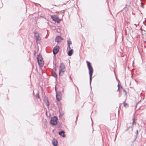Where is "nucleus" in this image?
I'll list each match as a JSON object with an SVG mask.
<instances>
[{
    "mask_svg": "<svg viewBox=\"0 0 146 146\" xmlns=\"http://www.w3.org/2000/svg\"><path fill=\"white\" fill-rule=\"evenodd\" d=\"M123 104L124 105V106H125L127 105V104L125 103V102H123Z\"/></svg>",
    "mask_w": 146,
    "mask_h": 146,
    "instance_id": "obj_21",
    "label": "nucleus"
},
{
    "mask_svg": "<svg viewBox=\"0 0 146 146\" xmlns=\"http://www.w3.org/2000/svg\"><path fill=\"white\" fill-rule=\"evenodd\" d=\"M34 36L36 40V42L37 44H39L40 42L41 38L39 33L36 31L34 32Z\"/></svg>",
    "mask_w": 146,
    "mask_h": 146,
    "instance_id": "obj_2",
    "label": "nucleus"
},
{
    "mask_svg": "<svg viewBox=\"0 0 146 146\" xmlns=\"http://www.w3.org/2000/svg\"><path fill=\"white\" fill-rule=\"evenodd\" d=\"M52 75L55 78H56L57 77V75L55 72H52Z\"/></svg>",
    "mask_w": 146,
    "mask_h": 146,
    "instance_id": "obj_14",
    "label": "nucleus"
},
{
    "mask_svg": "<svg viewBox=\"0 0 146 146\" xmlns=\"http://www.w3.org/2000/svg\"><path fill=\"white\" fill-rule=\"evenodd\" d=\"M60 68H65V65L62 63H61L60 64Z\"/></svg>",
    "mask_w": 146,
    "mask_h": 146,
    "instance_id": "obj_13",
    "label": "nucleus"
},
{
    "mask_svg": "<svg viewBox=\"0 0 146 146\" xmlns=\"http://www.w3.org/2000/svg\"><path fill=\"white\" fill-rule=\"evenodd\" d=\"M55 90L56 92V93H57V92H56V86H55Z\"/></svg>",
    "mask_w": 146,
    "mask_h": 146,
    "instance_id": "obj_23",
    "label": "nucleus"
},
{
    "mask_svg": "<svg viewBox=\"0 0 146 146\" xmlns=\"http://www.w3.org/2000/svg\"><path fill=\"white\" fill-rule=\"evenodd\" d=\"M58 119L57 117L56 116L52 117L50 121V124L54 125H56L57 123V120Z\"/></svg>",
    "mask_w": 146,
    "mask_h": 146,
    "instance_id": "obj_4",
    "label": "nucleus"
},
{
    "mask_svg": "<svg viewBox=\"0 0 146 146\" xmlns=\"http://www.w3.org/2000/svg\"><path fill=\"white\" fill-rule=\"evenodd\" d=\"M63 4L64 5H65V4H66V3H64Z\"/></svg>",
    "mask_w": 146,
    "mask_h": 146,
    "instance_id": "obj_30",
    "label": "nucleus"
},
{
    "mask_svg": "<svg viewBox=\"0 0 146 146\" xmlns=\"http://www.w3.org/2000/svg\"><path fill=\"white\" fill-rule=\"evenodd\" d=\"M118 86V88H120V87H119V84H118V86Z\"/></svg>",
    "mask_w": 146,
    "mask_h": 146,
    "instance_id": "obj_26",
    "label": "nucleus"
},
{
    "mask_svg": "<svg viewBox=\"0 0 146 146\" xmlns=\"http://www.w3.org/2000/svg\"><path fill=\"white\" fill-rule=\"evenodd\" d=\"M121 88L123 90V92L125 93V95L126 96H127V92L122 87V86H121Z\"/></svg>",
    "mask_w": 146,
    "mask_h": 146,
    "instance_id": "obj_15",
    "label": "nucleus"
},
{
    "mask_svg": "<svg viewBox=\"0 0 146 146\" xmlns=\"http://www.w3.org/2000/svg\"><path fill=\"white\" fill-rule=\"evenodd\" d=\"M144 25L146 26V24H144Z\"/></svg>",
    "mask_w": 146,
    "mask_h": 146,
    "instance_id": "obj_29",
    "label": "nucleus"
},
{
    "mask_svg": "<svg viewBox=\"0 0 146 146\" xmlns=\"http://www.w3.org/2000/svg\"><path fill=\"white\" fill-rule=\"evenodd\" d=\"M87 67L89 70V73L90 76V87L91 88V83L92 79V76L93 72V69L91 65V63L88 61H86Z\"/></svg>",
    "mask_w": 146,
    "mask_h": 146,
    "instance_id": "obj_1",
    "label": "nucleus"
},
{
    "mask_svg": "<svg viewBox=\"0 0 146 146\" xmlns=\"http://www.w3.org/2000/svg\"><path fill=\"white\" fill-rule=\"evenodd\" d=\"M65 71V68H61L59 70V75H62Z\"/></svg>",
    "mask_w": 146,
    "mask_h": 146,
    "instance_id": "obj_9",
    "label": "nucleus"
},
{
    "mask_svg": "<svg viewBox=\"0 0 146 146\" xmlns=\"http://www.w3.org/2000/svg\"><path fill=\"white\" fill-rule=\"evenodd\" d=\"M63 39V38L60 36H57L55 39L56 42H59L61 41Z\"/></svg>",
    "mask_w": 146,
    "mask_h": 146,
    "instance_id": "obj_8",
    "label": "nucleus"
},
{
    "mask_svg": "<svg viewBox=\"0 0 146 146\" xmlns=\"http://www.w3.org/2000/svg\"><path fill=\"white\" fill-rule=\"evenodd\" d=\"M78 115H77V117H76V121H77V119L78 118Z\"/></svg>",
    "mask_w": 146,
    "mask_h": 146,
    "instance_id": "obj_24",
    "label": "nucleus"
},
{
    "mask_svg": "<svg viewBox=\"0 0 146 146\" xmlns=\"http://www.w3.org/2000/svg\"><path fill=\"white\" fill-rule=\"evenodd\" d=\"M64 133L65 131L63 130L59 132V135L63 137H66V135L64 134Z\"/></svg>",
    "mask_w": 146,
    "mask_h": 146,
    "instance_id": "obj_10",
    "label": "nucleus"
},
{
    "mask_svg": "<svg viewBox=\"0 0 146 146\" xmlns=\"http://www.w3.org/2000/svg\"><path fill=\"white\" fill-rule=\"evenodd\" d=\"M119 88H118V89L117 90V91H119Z\"/></svg>",
    "mask_w": 146,
    "mask_h": 146,
    "instance_id": "obj_25",
    "label": "nucleus"
},
{
    "mask_svg": "<svg viewBox=\"0 0 146 146\" xmlns=\"http://www.w3.org/2000/svg\"><path fill=\"white\" fill-rule=\"evenodd\" d=\"M132 120H133V122H132V125H133L134 124H135V118H133Z\"/></svg>",
    "mask_w": 146,
    "mask_h": 146,
    "instance_id": "obj_17",
    "label": "nucleus"
},
{
    "mask_svg": "<svg viewBox=\"0 0 146 146\" xmlns=\"http://www.w3.org/2000/svg\"><path fill=\"white\" fill-rule=\"evenodd\" d=\"M70 48H70V46L69 45H68L67 50H71Z\"/></svg>",
    "mask_w": 146,
    "mask_h": 146,
    "instance_id": "obj_20",
    "label": "nucleus"
},
{
    "mask_svg": "<svg viewBox=\"0 0 146 146\" xmlns=\"http://www.w3.org/2000/svg\"><path fill=\"white\" fill-rule=\"evenodd\" d=\"M61 95L62 94L60 92H59L57 93H56V98L57 100H58V101H59L61 99Z\"/></svg>",
    "mask_w": 146,
    "mask_h": 146,
    "instance_id": "obj_7",
    "label": "nucleus"
},
{
    "mask_svg": "<svg viewBox=\"0 0 146 146\" xmlns=\"http://www.w3.org/2000/svg\"><path fill=\"white\" fill-rule=\"evenodd\" d=\"M63 91H64V89H63L62 88V92H63Z\"/></svg>",
    "mask_w": 146,
    "mask_h": 146,
    "instance_id": "obj_28",
    "label": "nucleus"
},
{
    "mask_svg": "<svg viewBox=\"0 0 146 146\" xmlns=\"http://www.w3.org/2000/svg\"><path fill=\"white\" fill-rule=\"evenodd\" d=\"M36 97L37 98H40V96L38 93H37L36 94Z\"/></svg>",
    "mask_w": 146,
    "mask_h": 146,
    "instance_id": "obj_19",
    "label": "nucleus"
},
{
    "mask_svg": "<svg viewBox=\"0 0 146 146\" xmlns=\"http://www.w3.org/2000/svg\"><path fill=\"white\" fill-rule=\"evenodd\" d=\"M59 49V46H56L53 49V54L55 55L58 52Z\"/></svg>",
    "mask_w": 146,
    "mask_h": 146,
    "instance_id": "obj_6",
    "label": "nucleus"
},
{
    "mask_svg": "<svg viewBox=\"0 0 146 146\" xmlns=\"http://www.w3.org/2000/svg\"><path fill=\"white\" fill-rule=\"evenodd\" d=\"M38 63L40 66H43L44 65V61L41 55H38L37 57Z\"/></svg>",
    "mask_w": 146,
    "mask_h": 146,
    "instance_id": "obj_3",
    "label": "nucleus"
},
{
    "mask_svg": "<svg viewBox=\"0 0 146 146\" xmlns=\"http://www.w3.org/2000/svg\"><path fill=\"white\" fill-rule=\"evenodd\" d=\"M46 106H47V107H48L49 106V103L48 101V100H47V102L46 103Z\"/></svg>",
    "mask_w": 146,
    "mask_h": 146,
    "instance_id": "obj_18",
    "label": "nucleus"
},
{
    "mask_svg": "<svg viewBox=\"0 0 146 146\" xmlns=\"http://www.w3.org/2000/svg\"><path fill=\"white\" fill-rule=\"evenodd\" d=\"M129 127H128V128L127 129H126V131H128V130H129Z\"/></svg>",
    "mask_w": 146,
    "mask_h": 146,
    "instance_id": "obj_27",
    "label": "nucleus"
},
{
    "mask_svg": "<svg viewBox=\"0 0 146 146\" xmlns=\"http://www.w3.org/2000/svg\"><path fill=\"white\" fill-rule=\"evenodd\" d=\"M52 144L53 146H57L58 144V141L57 140L54 139L52 141Z\"/></svg>",
    "mask_w": 146,
    "mask_h": 146,
    "instance_id": "obj_12",
    "label": "nucleus"
},
{
    "mask_svg": "<svg viewBox=\"0 0 146 146\" xmlns=\"http://www.w3.org/2000/svg\"><path fill=\"white\" fill-rule=\"evenodd\" d=\"M138 135V130H136V137H137Z\"/></svg>",
    "mask_w": 146,
    "mask_h": 146,
    "instance_id": "obj_22",
    "label": "nucleus"
},
{
    "mask_svg": "<svg viewBox=\"0 0 146 146\" xmlns=\"http://www.w3.org/2000/svg\"><path fill=\"white\" fill-rule=\"evenodd\" d=\"M51 18L53 21L58 23H59L60 21V20L58 17L55 15H54L52 16H51Z\"/></svg>",
    "mask_w": 146,
    "mask_h": 146,
    "instance_id": "obj_5",
    "label": "nucleus"
},
{
    "mask_svg": "<svg viewBox=\"0 0 146 146\" xmlns=\"http://www.w3.org/2000/svg\"><path fill=\"white\" fill-rule=\"evenodd\" d=\"M73 50L72 49H71L70 50H68V56H71L73 53Z\"/></svg>",
    "mask_w": 146,
    "mask_h": 146,
    "instance_id": "obj_11",
    "label": "nucleus"
},
{
    "mask_svg": "<svg viewBox=\"0 0 146 146\" xmlns=\"http://www.w3.org/2000/svg\"><path fill=\"white\" fill-rule=\"evenodd\" d=\"M68 45H70V44H72V42L70 40H68Z\"/></svg>",
    "mask_w": 146,
    "mask_h": 146,
    "instance_id": "obj_16",
    "label": "nucleus"
}]
</instances>
